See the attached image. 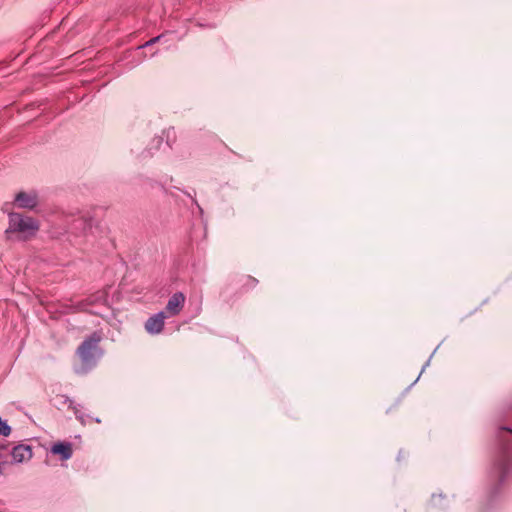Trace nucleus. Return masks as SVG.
I'll return each instance as SVG.
<instances>
[{
  "mask_svg": "<svg viewBox=\"0 0 512 512\" xmlns=\"http://www.w3.org/2000/svg\"><path fill=\"white\" fill-rule=\"evenodd\" d=\"M158 39H159V37H155V38L151 39L150 41H148V42L146 43V45H150V44H152V43H155L156 41H158Z\"/></svg>",
  "mask_w": 512,
  "mask_h": 512,
  "instance_id": "8",
  "label": "nucleus"
},
{
  "mask_svg": "<svg viewBox=\"0 0 512 512\" xmlns=\"http://www.w3.org/2000/svg\"><path fill=\"white\" fill-rule=\"evenodd\" d=\"M32 458V449L28 445H18L12 450V459L16 463H22Z\"/></svg>",
  "mask_w": 512,
  "mask_h": 512,
  "instance_id": "6",
  "label": "nucleus"
},
{
  "mask_svg": "<svg viewBox=\"0 0 512 512\" xmlns=\"http://www.w3.org/2000/svg\"><path fill=\"white\" fill-rule=\"evenodd\" d=\"M185 296L183 293L178 292L171 296L169 299L166 310L171 316H175L180 313L184 306Z\"/></svg>",
  "mask_w": 512,
  "mask_h": 512,
  "instance_id": "5",
  "label": "nucleus"
},
{
  "mask_svg": "<svg viewBox=\"0 0 512 512\" xmlns=\"http://www.w3.org/2000/svg\"><path fill=\"white\" fill-rule=\"evenodd\" d=\"M101 339V335L95 332L78 347L77 353L84 362H87L92 358L93 352L97 348Z\"/></svg>",
  "mask_w": 512,
  "mask_h": 512,
  "instance_id": "2",
  "label": "nucleus"
},
{
  "mask_svg": "<svg viewBox=\"0 0 512 512\" xmlns=\"http://www.w3.org/2000/svg\"><path fill=\"white\" fill-rule=\"evenodd\" d=\"M165 314L159 312L151 316L145 323V329L149 334H159L162 332L165 323Z\"/></svg>",
  "mask_w": 512,
  "mask_h": 512,
  "instance_id": "4",
  "label": "nucleus"
},
{
  "mask_svg": "<svg viewBox=\"0 0 512 512\" xmlns=\"http://www.w3.org/2000/svg\"><path fill=\"white\" fill-rule=\"evenodd\" d=\"M14 204L18 208L33 209L38 204V196L34 191H21L15 195Z\"/></svg>",
  "mask_w": 512,
  "mask_h": 512,
  "instance_id": "3",
  "label": "nucleus"
},
{
  "mask_svg": "<svg viewBox=\"0 0 512 512\" xmlns=\"http://www.w3.org/2000/svg\"><path fill=\"white\" fill-rule=\"evenodd\" d=\"M40 228L39 222L33 217L21 213L9 214L8 227L5 230L7 240L17 239L26 241L33 238Z\"/></svg>",
  "mask_w": 512,
  "mask_h": 512,
  "instance_id": "1",
  "label": "nucleus"
},
{
  "mask_svg": "<svg viewBox=\"0 0 512 512\" xmlns=\"http://www.w3.org/2000/svg\"><path fill=\"white\" fill-rule=\"evenodd\" d=\"M72 452V445L67 442H57L51 447V453L59 455L62 460L70 459Z\"/></svg>",
  "mask_w": 512,
  "mask_h": 512,
  "instance_id": "7",
  "label": "nucleus"
}]
</instances>
